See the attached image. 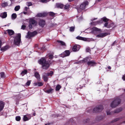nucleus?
<instances>
[{"label": "nucleus", "mask_w": 125, "mask_h": 125, "mask_svg": "<svg viewBox=\"0 0 125 125\" xmlns=\"http://www.w3.org/2000/svg\"><path fill=\"white\" fill-rule=\"evenodd\" d=\"M124 91H125V89H124Z\"/></svg>", "instance_id": "obj_60"}, {"label": "nucleus", "mask_w": 125, "mask_h": 125, "mask_svg": "<svg viewBox=\"0 0 125 125\" xmlns=\"http://www.w3.org/2000/svg\"><path fill=\"white\" fill-rule=\"evenodd\" d=\"M1 42L0 40V48L1 47Z\"/></svg>", "instance_id": "obj_51"}, {"label": "nucleus", "mask_w": 125, "mask_h": 125, "mask_svg": "<svg viewBox=\"0 0 125 125\" xmlns=\"http://www.w3.org/2000/svg\"><path fill=\"white\" fill-rule=\"evenodd\" d=\"M34 85L35 86H41L43 85V83L42 82L35 83H34Z\"/></svg>", "instance_id": "obj_21"}, {"label": "nucleus", "mask_w": 125, "mask_h": 125, "mask_svg": "<svg viewBox=\"0 0 125 125\" xmlns=\"http://www.w3.org/2000/svg\"><path fill=\"white\" fill-rule=\"evenodd\" d=\"M70 53V51L69 50H66L61 54V56L62 57H64L69 56Z\"/></svg>", "instance_id": "obj_8"}, {"label": "nucleus", "mask_w": 125, "mask_h": 125, "mask_svg": "<svg viewBox=\"0 0 125 125\" xmlns=\"http://www.w3.org/2000/svg\"><path fill=\"white\" fill-rule=\"evenodd\" d=\"M123 123H125V121L123 122Z\"/></svg>", "instance_id": "obj_59"}, {"label": "nucleus", "mask_w": 125, "mask_h": 125, "mask_svg": "<svg viewBox=\"0 0 125 125\" xmlns=\"http://www.w3.org/2000/svg\"><path fill=\"white\" fill-rule=\"evenodd\" d=\"M17 17L16 14L15 13H13L11 15V18L12 19L14 20Z\"/></svg>", "instance_id": "obj_28"}, {"label": "nucleus", "mask_w": 125, "mask_h": 125, "mask_svg": "<svg viewBox=\"0 0 125 125\" xmlns=\"http://www.w3.org/2000/svg\"><path fill=\"white\" fill-rule=\"evenodd\" d=\"M37 34V32L36 31L32 32H28L27 35L26 36V38H30L31 37L36 35Z\"/></svg>", "instance_id": "obj_5"}, {"label": "nucleus", "mask_w": 125, "mask_h": 125, "mask_svg": "<svg viewBox=\"0 0 125 125\" xmlns=\"http://www.w3.org/2000/svg\"><path fill=\"white\" fill-rule=\"evenodd\" d=\"M27 7H26L25 8V10L26 11L27 10Z\"/></svg>", "instance_id": "obj_54"}, {"label": "nucleus", "mask_w": 125, "mask_h": 125, "mask_svg": "<svg viewBox=\"0 0 125 125\" xmlns=\"http://www.w3.org/2000/svg\"><path fill=\"white\" fill-rule=\"evenodd\" d=\"M7 13L6 12H4L0 14V16L2 18H4L7 17Z\"/></svg>", "instance_id": "obj_19"}, {"label": "nucleus", "mask_w": 125, "mask_h": 125, "mask_svg": "<svg viewBox=\"0 0 125 125\" xmlns=\"http://www.w3.org/2000/svg\"><path fill=\"white\" fill-rule=\"evenodd\" d=\"M49 0H41V1L43 3L46 2Z\"/></svg>", "instance_id": "obj_42"}, {"label": "nucleus", "mask_w": 125, "mask_h": 125, "mask_svg": "<svg viewBox=\"0 0 125 125\" xmlns=\"http://www.w3.org/2000/svg\"><path fill=\"white\" fill-rule=\"evenodd\" d=\"M7 47H5L1 48V51H4L7 50Z\"/></svg>", "instance_id": "obj_38"}, {"label": "nucleus", "mask_w": 125, "mask_h": 125, "mask_svg": "<svg viewBox=\"0 0 125 125\" xmlns=\"http://www.w3.org/2000/svg\"><path fill=\"white\" fill-rule=\"evenodd\" d=\"M31 81V80H29L26 83V85L27 86H29L30 84Z\"/></svg>", "instance_id": "obj_37"}, {"label": "nucleus", "mask_w": 125, "mask_h": 125, "mask_svg": "<svg viewBox=\"0 0 125 125\" xmlns=\"http://www.w3.org/2000/svg\"><path fill=\"white\" fill-rule=\"evenodd\" d=\"M27 71L25 70L22 71L21 73V74L22 76H23L26 73Z\"/></svg>", "instance_id": "obj_33"}, {"label": "nucleus", "mask_w": 125, "mask_h": 125, "mask_svg": "<svg viewBox=\"0 0 125 125\" xmlns=\"http://www.w3.org/2000/svg\"><path fill=\"white\" fill-rule=\"evenodd\" d=\"M86 62V61H85V59L84 60H82L80 61V62Z\"/></svg>", "instance_id": "obj_49"}, {"label": "nucleus", "mask_w": 125, "mask_h": 125, "mask_svg": "<svg viewBox=\"0 0 125 125\" xmlns=\"http://www.w3.org/2000/svg\"><path fill=\"white\" fill-rule=\"evenodd\" d=\"M26 4L28 6H29L31 5L32 3L30 2H28L26 3Z\"/></svg>", "instance_id": "obj_40"}, {"label": "nucleus", "mask_w": 125, "mask_h": 125, "mask_svg": "<svg viewBox=\"0 0 125 125\" xmlns=\"http://www.w3.org/2000/svg\"><path fill=\"white\" fill-rule=\"evenodd\" d=\"M88 5V2L87 1L83 2L80 6V8L82 10L85 9L86 6Z\"/></svg>", "instance_id": "obj_9"}, {"label": "nucleus", "mask_w": 125, "mask_h": 125, "mask_svg": "<svg viewBox=\"0 0 125 125\" xmlns=\"http://www.w3.org/2000/svg\"><path fill=\"white\" fill-rule=\"evenodd\" d=\"M47 74L46 73H44V74L43 75V79L44 81L46 82L47 81L48 78L47 77Z\"/></svg>", "instance_id": "obj_20"}, {"label": "nucleus", "mask_w": 125, "mask_h": 125, "mask_svg": "<svg viewBox=\"0 0 125 125\" xmlns=\"http://www.w3.org/2000/svg\"><path fill=\"white\" fill-rule=\"evenodd\" d=\"M4 104L3 102L1 101L0 102V112L3 108Z\"/></svg>", "instance_id": "obj_23"}, {"label": "nucleus", "mask_w": 125, "mask_h": 125, "mask_svg": "<svg viewBox=\"0 0 125 125\" xmlns=\"http://www.w3.org/2000/svg\"><path fill=\"white\" fill-rule=\"evenodd\" d=\"M20 9V6L19 5H18L16 6L14 8V10L15 11H18Z\"/></svg>", "instance_id": "obj_30"}, {"label": "nucleus", "mask_w": 125, "mask_h": 125, "mask_svg": "<svg viewBox=\"0 0 125 125\" xmlns=\"http://www.w3.org/2000/svg\"><path fill=\"white\" fill-rule=\"evenodd\" d=\"M7 31H8L9 34L10 35H12L14 33V31L12 30H8Z\"/></svg>", "instance_id": "obj_25"}, {"label": "nucleus", "mask_w": 125, "mask_h": 125, "mask_svg": "<svg viewBox=\"0 0 125 125\" xmlns=\"http://www.w3.org/2000/svg\"><path fill=\"white\" fill-rule=\"evenodd\" d=\"M39 63L42 65L43 69H47L49 66L50 64L48 62L46 61L44 58H42L39 61Z\"/></svg>", "instance_id": "obj_1"}, {"label": "nucleus", "mask_w": 125, "mask_h": 125, "mask_svg": "<svg viewBox=\"0 0 125 125\" xmlns=\"http://www.w3.org/2000/svg\"><path fill=\"white\" fill-rule=\"evenodd\" d=\"M69 8V5L68 4H67L65 6H64L63 7V9H68Z\"/></svg>", "instance_id": "obj_35"}, {"label": "nucleus", "mask_w": 125, "mask_h": 125, "mask_svg": "<svg viewBox=\"0 0 125 125\" xmlns=\"http://www.w3.org/2000/svg\"><path fill=\"white\" fill-rule=\"evenodd\" d=\"M21 34L19 33L17 34L14 40V43L16 45H19L21 41Z\"/></svg>", "instance_id": "obj_4"}, {"label": "nucleus", "mask_w": 125, "mask_h": 125, "mask_svg": "<svg viewBox=\"0 0 125 125\" xmlns=\"http://www.w3.org/2000/svg\"><path fill=\"white\" fill-rule=\"evenodd\" d=\"M56 6L57 8H60L61 9H63L64 6L62 4L57 3L56 4Z\"/></svg>", "instance_id": "obj_22"}, {"label": "nucleus", "mask_w": 125, "mask_h": 125, "mask_svg": "<svg viewBox=\"0 0 125 125\" xmlns=\"http://www.w3.org/2000/svg\"><path fill=\"white\" fill-rule=\"evenodd\" d=\"M49 59H51L53 58V56L52 55H50L49 56Z\"/></svg>", "instance_id": "obj_46"}, {"label": "nucleus", "mask_w": 125, "mask_h": 125, "mask_svg": "<svg viewBox=\"0 0 125 125\" xmlns=\"http://www.w3.org/2000/svg\"><path fill=\"white\" fill-rule=\"evenodd\" d=\"M54 1V0H52V1Z\"/></svg>", "instance_id": "obj_62"}, {"label": "nucleus", "mask_w": 125, "mask_h": 125, "mask_svg": "<svg viewBox=\"0 0 125 125\" xmlns=\"http://www.w3.org/2000/svg\"><path fill=\"white\" fill-rule=\"evenodd\" d=\"M57 42L59 43L60 44L62 45V46H65L66 44L65 43L62 41H58Z\"/></svg>", "instance_id": "obj_27"}, {"label": "nucleus", "mask_w": 125, "mask_h": 125, "mask_svg": "<svg viewBox=\"0 0 125 125\" xmlns=\"http://www.w3.org/2000/svg\"><path fill=\"white\" fill-rule=\"evenodd\" d=\"M16 120L17 121H19L20 120L21 118L20 116H17L15 118Z\"/></svg>", "instance_id": "obj_32"}, {"label": "nucleus", "mask_w": 125, "mask_h": 125, "mask_svg": "<svg viewBox=\"0 0 125 125\" xmlns=\"http://www.w3.org/2000/svg\"><path fill=\"white\" fill-rule=\"evenodd\" d=\"M108 68L109 69H111V67H110V66H109L108 67Z\"/></svg>", "instance_id": "obj_56"}, {"label": "nucleus", "mask_w": 125, "mask_h": 125, "mask_svg": "<svg viewBox=\"0 0 125 125\" xmlns=\"http://www.w3.org/2000/svg\"><path fill=\"white\" fill-rule=\"evenodd\" d=\"M49 125V124H45V125Z\"/></svg>", "instance_id": "obj_57"}, {"label": "nucleus", "mask_w": 125, "mask_h": 125, "mask_svg": "<svg viewBox=\"0 0 125 125\" xmlns=\"http://www.w3.org/2000/svg\"><path fill=\"white\" fill-rule=\"evenodd\" d=\"M31 24H32L30 23H29V27L30 29H31L32 28V26Z\"/></svg>", "instance_id": "obj_45"}, {"label": "nucleus", "mask_w": 125, "mask_h": 125, "mask_svg": "<svg viewBox=\"0 0 125 125\" xmlns=\"http://www.w3.org/2000/svg\"><path fill=\"white\" fill-rule=\"evenodd\" d=\"M39 25L41 27H43L45 25V22L43 20H40L39 22Z\"/></svg>", "instance_id": "obj_12"}, {"label": "nucleus", "mask_w": 125, "mask_h": 125, "mask_svg": "<svg viewBox=\"0 0 125 125\" xmlns=\"http://www.w3.org/2000/svg\"><path fill=\"white\" fill-rule=\"evenodd\" d=\"M103 109L102 106L101 105L94 108V111L95 113H97L100 112Z\"/></svg>", "instance_id": "obj_7"}, {"label": "nucleus", "mask_w": 125, "mask_h": 125, "mask_svg": "<svg viewBox=\"0 0 125 125\" xmlns=\"http://www.w3.org/2000/svg\"><path fill=\"white\" fill-rule=\"evenodd\" d=\"M96 63L94 61H90L87 62V64L88 66H90L95 65Z\"/></svg>", "instance_id": "obj_14"}, {"label": "nucleus", "mask_w": 125, "mask_h": 125, "mask_svg": "<svg viewBox=\"0 0 125 125\" xmlns=\"http://www.w3.org/2000/svg\"><path fill=\"white\" fill-rule=\"evenodd\" d=\"M75 28L73 27H71L70 28L69 30L71 32L73 31H74Z\"/></svg>", "instance_id": "obj_34"}, {"label": "nucleus", "mask_w": 125, "mask_h": 125, "mask_svg": "<svg viewBox=\"0 0 125 125\" xmlns=\"http://www.w3.org/2000/svg\"><path fill=\"white\" fill-rule=\"evenodd\" d=\"M122 109V108H120L115 110L114 111V112L115 113H118L121 111Z\"/></svg>", "instance_id": "obj_24"}, {"label": "nucleus", "mask_w": 125, "mask_h": 125, "mask_svg": "<svg viewBox=\"0 0 125 125\" xmlns=\"http://www.w3.org/2000/svg\"><path fill=\"white\" fill-rule=\"evenodd\" d=\"M53 73L52 71H51L49 73H48L47 74V76H52V75Z\"/></svg>", "instance_id": "obj_36"}, {"label": "nucleus", "mask_w": 125, "mask_h": 125, "mask_svg": "<svg viewBox=\"0 0 125 125\" xmlns=\"http://www.w3.org/2000/svg\"><path fill=\"white\" fill-rule=\"evenodd\" d=\"M102 20L104 21L105 22L104 25L105 27H106L108 28H109L113 26L114 24L113 23L108 24V22H107L108 19L105 17H103L102 19Z\"/></svg>", "instance_id": "obj_3"}, {"label": "nucleus", "mask_w": 125, "mask_h": 125, "mask_svg": "<svg viewBox=\"0 0 125 125\" xmlns=\"http://www.w3.org/2000/svg\"><path fill=\"white\" fill-rule=\"evenodd\" d=\"M120 118H118L115 119L113 121V122H116L119 120Z\"/></svg>", "instance_id": "obj_44"}, {"label": "nucleus", "mask_w": 125, "mask_h": 125, "mask_svg": "<svg viewBox=\"0 0 125 125\" xmlns=\"http://www.w3.org/2000/svg\"><path fill=\"white\" fill-rule=\"evenodd\" d=\"M49 13L50 15L52 16H53L55 15V14L52 12H50Z\"/></svg>", "instance_id": "obj_41"}, {"label": "nucleus", "mask_w": 125, "mask_h": 125, "mask_svg": "<svg viewBox=\"0 0 125 125\" xmlns=\"http://www.w3.org/2000/svg\"><path fill=\"white\" fill-rule=\"evenodd\" d=\"M0 74L1 77H5L4 73L3 72H2L1 73H0Z\"/></svg>", "instance_id": "obj_39"}, {"label": "nucleus", "mask_w": 125, "mask_h": 125, "mask_svg": "<svg viewBox=\"0 0 125 125\" xmlns=\"http://www.w3.org/2000/svg\"><path fill=\"white\" fill-rule=\"evenodd\" d=\"M53 90L52 89H50L49 90H47L46 89H44V91L46 93L49 94L51 93H52Z\"/></svg>", "instance_id": "obj_18"}, {"label": "nucleus", "mask_w": 125, "mask_h": 125, "mask_svg": "<svg viewBox=\"0 0 125 125\" xmlns=\"http://www.w3.org/2000/svg\"><path fill=\"white\" fill-rule=\"evenodd\" d=\"M47 15V13L44 12L42 13H38L37 14L36 16L38 17H43L46 16Z\"/></svg>", "instance_id": "obj_15"}, {"label": "nucleus", "mask_w": 125, "mask_h": 125, "mask_svg": "<svg viewBox=\"0 0 125 125\" xmlns=\"http://www.w3.org/2000/svg\"><path fill=\"white\" fill-rule=\"evenodd\" d=\"M107 114L108 115H109L110 114V113L109 112H107Z\"/></svg>", "instance_id": "obj_55"}, {"label": "nucleus", "mask_w": 125, "mask_h": 125, "mask_svg": "<svg viewBox=\"0 0 125 125\" xmlns=\"http://www.w3.org/2000/svg\"><path fill=\"white\" fill-rule=\"evenodd\" d=\"M97 19V18H94V19L91 20L93 21V20H96Z\"/></svg>", "instance_id": "obj_52"}, {"label": "nucleus", "mask_w": 125, "mask_h": 125, "mask_svg": "<svg viewBox=\"0 0 125 125\" xmlns=\"http://www.w3.org/2000/svg\"><path fill=\"white\" fill-rule=\"evenodd\" d=\"M61 88V86L59 85H58L56 87V91H59Z\"/></svg>", "instance_id": "obj_31"}, {"label": "nucleus", "mask_w": 125, "mask_h": 125, "mask_svg": "<svg viewBox=\"0 0 125 125\" xmlns=\"http://www.w3.org/2000/svg\"><path fill=\"white\" fill-rule=\"evenodd\" d=\"M34 115H35V114H34Z\"/></svg>", "instance_id": "obj_61"}, {"label": "nucleus", "mask_w": 125, "mask_h": 125, "mask_svg": "<svg viewBox=\"0 0 125 125\" xmlns=\"http://www.w3.org/2000/svg\"><path fill=\"white\" fill-rule=\"evenodd\" d=\"M26 27V26L24 25H22L21 29H22L24 30L25 29Z\"/></svg>", "instance_id": "obj_43"}, {"label": "nucleus", "mask_w": 125, "mask_h": 125, "mask_svg": "<svg viewBox=\"0 0 125 125\" xmlns=\"http://www.w3.org/2000/svg\"><path fill=\"white\" fill-rule=\"evenodd\" d=\"M117 43V42L116 41H115L114 43L112 44V45H115V43Z\"/></svg>", "instance_id": "obj_50"}, {"label": "nucleus", "mask_w": 125, "mask_h": 125, "mask_svg": "<svg viewBox=\"0 0 125 125\" xmlns=\"http://www.w3.org/2000/svg\"><path fill=\"white\" fill-rule=\"evenodd\" d=\"M80 48V46L79 45H76L73 46L72 50L73 51L76 52L79 51Z\"/></svg>", "instance_id": "obj_10"}, {"label": "nucleus", "mask_w": 125, "mask_h": 125, "mask_svg": "<svg viewBox=\"0 0 125 125\" xmlns=\"http://www.w3.org/2000/svg\"><path fill=\"white\" fill-rule=\"evenodd\" d=\"M10 0L12 1H14L15 0Z\"/></svg>", "instance_id": "obj_58"}, {"label": "nucleus", "mask_w": 125, "mask_h": 125, "mask_svg": "<svg viewBox=\"0 0 125 125\" xmlns=\"http://www.w3.org/2000/svg\"><path fill=\"white\" fill-rule=\"evenodd\" d=\"M86 51L87 52H89L90 51V49L89 47H87L86 49Z\"/></svg>", "instance_id": "obj_47"}, {"label": "nucleus", "mask_w": 125, "mask_h": 125, "mask_svg": "<svg viewBox=\"0 0 125 125\" xmlns=\"http://www.w3.org/2000/svg\"><path fill=\"white\" fill-rule=\"evenodd\" d=\"M93 32H94V31H100V29H98L96 27H94L93 28Z\"/></svg>", "instance_id": "obj_29"}, {"label": "nucleus", "mask_w": 125, "mask_h": 125, "mask_svg": "<svg viewBox=\"0 0 125 125\" xmlns=\"http://www.w3.org/2000/svg\"><path fill=\"white\" fill-rule=\"evenodd\" d=\"M76 39H78L84 41L90 42L91 41H92L93 39H90L89 38H86L83 37H81L78 36L76 38Z\"/></svg>", "instance_id": "obj_6"}, {"label": "nucleus", "mask_w": 125, "mask_h": 125, "mask_svg": "<svg viewBox=\"0 0 125 125\" xmlns=\"http://www.w3.org/2000/svg\"><path fill=\"white\" fill-rule=\"evenodd\" d=\"M29 23L35 26L37 24V22L36 21L33 19H30L29 20Z\"/></svg>", "instance_id": "obj_16"}, {"label": "nucleus", "mask_w": 125, "mask_h": 125, "mask_svg": "<svg viewBox=\"0 0 125 125\" xmlns=\"http://www.w3.org/2000/svg\"><path fill=\"white\" fill-rule=\"evenodd\" d=\"M31 118V116L29 115H26L24 116L23 119L24 121H26L28 120Z\"/></svg>", "instance_id": "obj_13"}, {"label": "nucleus", "mask_w": 125, "mask_h": 125, "mask_svg": "<svg viewBox=\"0 0 125 125\" xmlns=\"http://www.w3.org/2000/svg\"><path fill=\"white\" fill-rule=\"evenodd\" d=\"M8 5V3L7 2H4L2 3L1 4V6L2 7H5V6H7Z\"/></svg>", "instance_id": "obj_26"}, {"label": "nucleus", "mask_w": 125, "mask_h": 125, "mask_svg": "<svg viewBox=\"0 0 125 125\" xmlns=\"http://www.w3.org/2000/svg\"><path fill=\"white\" fill-rule=\"evenodd\" d=\"M34 76L37 79V80L39 81L40 80V76L39 73L37 72H36L34 73Z\"/></svg>", "instance_id": "obj_17"}, {"label": "nucleus", "mask_w": 125, "mask_h": 125, "mask_svg": "<svg viewBox=\"0 0 125 125\" xmlns=\"http://www.w3.org/2000/svg\"><path fill=\"white\" fill-rule=\"evenodd\" d=\"M108 35V33H100L96 36V37H97L103 38L105 37Z\"/></svg>", "instance_id": "obj_11"}, {"label": "nucleus", "mask_w": 125, "mask_h": 125, "mask_svg": "<svg viewBox=\"0 0 125 125\" xmlns=\"http://www.w3.org/2000/svg\"><path fill=\"white\" fill-rule=\"evenodd\" d=\"M120 99L115 98L111 103L110 106L112 108L115 107L120 103Z\"/></svg>", "instance_id": "obj_2"}, {"label": "nucleus", "mask_w": 125, "mask_h": 125, "mask_svg": "<svg viewBox=\"0 0 125 125\" xmlns=\"http://www.w3.org/2000/svg\"><path fill=\"white\" fill-rule=\"evenodd\" d=\"M122 79L123 80L125 81V75H123L122 77Z\"/></svg>", "instance_id": "obj_48"}, {"label": "nucleus", "mask_w": 125, "mask_h": 125, "mask_svg": "<svg viewBox=\"0 0 125 125\" xmlns=\"http://www.w3.org/2000/svg\"><path fill=\"white\" fill-rule=\"evenodd\" d=\"M23 13L24 14H26L27 13V12H24Z\"/></svg>", "instance_id": "obj_53"}]
</instances>
